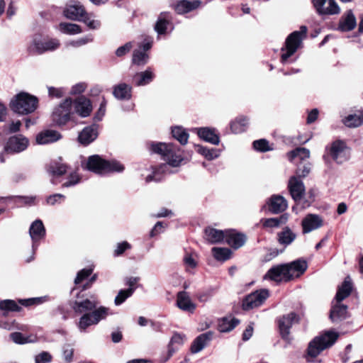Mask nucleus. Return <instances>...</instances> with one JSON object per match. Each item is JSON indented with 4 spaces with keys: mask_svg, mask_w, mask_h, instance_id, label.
Wrapping results in <instances>:
<instances>
[{
    "mask_svg": "<svg viewBox=\"0 0 363 363\" xmlns=\"http://www.w3.org/2000/svg\"><path fill=\"white\" fill-rule=\"evenodd\" d=\"M82 165L97 174L121 172L124 170V166L118 161H107L96 155L90 156L86 163H82Z\"/></svg>",
    "mask_w": 363,
    "mask_h": 363,
    "instance_id": "obj_1",
    "label": "nucleus"
},
{
    "mask_svg": "<svg viewBox=\"0 0 363 363\" xmlns=\"http://www.w3.org/2000/svg\"><path fill=\"white\" fill-rule=\"evenodd\" d=\"M152 150L161 155L163 160L172 167H178L184 160L181 149L171 143H159L152 144Z\"/></svg>",
    "mask_w": 363,
    "mask_h": 363,
    "instance_id": "obj_2",
    "label": "nucleus"
},
{
    "mask_svg": "<svg viewBox=\"0 0 363 363\" xmlns=\"http://www.w3.org/2000/svg\"><path fill=\"white\" fill-rule=\"evenodd\" d=\"M38 99L26 92L18 94L11 101V108L18 114H28L38 107Z\"/></svg>",
    "mask_w": 363,
    "mask_h": 363,
    "instance_id": "obj_3",
    "label": "nucleus"
},
{
    "mask_svg": "<svg viewBox=\"0 0 363 363\" xmlns=\"http://www.w3.org/2000/svg\"><path fill=\"white\" fill-rule=\"evenodd\" d=\"M338 337L339 333L334 331H327L315 337L308 345V354L311 357H317L323 350L332 346Z\"/></svg>",
    "mask_w": 363,
    "mask_h": 363,
    "instance_id": "obj_4",
    "label": "nucleus"
},
{
    "mask_svg": "<svg viewBox=\"0 0 363 363\" xmlns=\"http://www.w3.org/2000/svg\"><path fill=\"white\" fill-rule=\"evenodd\" d=\"M306 33L307 28L302 26L299 30L294 31L287 37L285 42V48H282L281 60L283 62H285L289 57L296 52L301 46L302 40L306 38Z\"/></svg>",
    "mask_w": 363,
    "mask_h": 363,
    "instance_id": "obj_5",
    "label": "nucleus"
},
{
    "mask_svg": "<svg viewBox=\"0 0 363 363\" xmlns=\"http://www.w3.org/2000/svg\"><path fill=\"white\" fill-rule=\"evenodd\" d=\"M60 41L55 38L42 39L35 37L28 46V51L32 54H43L45 52L53 51L60 47Z\"/></svg>",
    "mask_w": 363,
    "mask_h": 363,
    "instance_id": "obj_6",
    "label": "nucleus"
},
{
    "mask_svg": "<svg viewBox=\"0 0 363 363\" xmlns=\"http://www.w3.org/2000/svg\"><path fill=\"white\" fill-rule=\"evenodd\" d=\"M269 292L266 289L257 290L247 295L242 301V308L245 311L260 306L269 297Z\"/></svg>",
    "mask_w": 363,
    "mask_h": 363,
    "instance_id": "obj_7",
    "label": "nucleus"
},
{
    "mask_svg": "<svg viewBox=\"0 0 363 363\" xmlns=\"http://www.w3.org/2000/svg\"><path fill=\"white\" fill-rule=\"evenodd\" d=\"M72 104L71 99L67 98L55 107L52 115L53 121L60 125H65L70 119Z\"/></svg>",
    "mask_w": 363,
    "mask_h": 363,
    "instance_id": "obj_8",
    "label": "nucleus"
},
{
    "mask_svg": "<svg viewBox=\"0 0 363 363\" xmlns=\"http://www.w3.org/2000/svg\"><path fill=\"white\" fill-rule=\"evenodd\" d=\"M329 152L331 157L338 164L345 162L350 157L347 147L344 142L340 140L335 141L331 144Z\"/></svg>",
    "mask_w": 363,
    "mask_h": 363,
    "instance_id": "obj_9",
    "label": "nucleus"
},
{
    "mask_svg": "<svg viewBox=\"0 0 363 363\" xmlns=\"http://www.w3.org/2000/svg\"><path fill=\"white\" fill-rule=\"evenodd\" d=\"M298 315L293 312L284 315L279 318L278 325L282 338L286 340H289L290 328L294 323H298Z\"/></svg>",
    "mask_w": 363,
    "mask_h": 363,
    "instance_id": "obj_10",
    "label": "nucleus"
},
{
    "mask_svg": "<svg viewBox=\"0 0 363 363\" xmlns=\"http://www.w3.org/2000/svg\"><path fill=\"white\" fill-rule=\"evenodd\" d=\"M28 145V140L21 135H16L11 137L5 147L4 152L7 153H18L25 150Z\"/></svg>",
    "mask_w": 363,
    "mask_h": 363,
    "instance_id": "obj_11",
    "label": "nucleus"
},
{
    "mask_svg": "<svg viewBox=\"0 0 363 363\" xmlns=\"http://www.w3.org/2000/svg\"><path fill=\"white\" fill-rule=\"evenodd\" d=\"M289 271L285 264H277L270 268L264 276V279L272 280L276 282L289 281Z\"/></svg>",
    "mask_w": 363,
    "mask_h": 363,
    "instance_id": "obj_12",
    "label": "nucleus"
},
{
    "mask_svg": "<svg viewBox=\"0 0 363 363\" xmlns=\"http://www.w3.org/2000/svg\"><path fill=\"white\" fill-rule=\"evenodd\" d=\"M99 305L97 298L91 296L90 298H85L82 301H75L72 308L73 311L78 314L90 313L92 310L96 308Z\"/></svg>",
    "mask_w": 363,
    "mask_h": 363,
    "instance_id": "obj_13",
    "label": "nucleus"
},
{
    "mask_svg": "<svg viewBox=\"0 0 363 363\" xmlns=\"http://www.w3.org/2000/svg\"><path fill=\"white\" fill-rule=\"evenodd\" d=\"M29 234L33 242V253L37 248L36 243L45 236V228L41 220L33 221L29 228Z\"/></svg>",
    "mask_w": 363,
    "mask_h": 363,
    "instance_id": "obj_14",
    "label": "nucleus"
},
{
    "mask_svg": "<svg viewBox=\"0 0 363 363\" xmlns=\"http://www.w3.org/2000/svg\"><path fill=\"white\" fill-rule=\"evenodd\" d=\"M289 190L293 199L298 202L302 199L305 194V186L301 179L296 176L291 177L289 180Z\"/></svg>",
    "mask_w": 363,
    "mask_h": 363,
    "instance_id": "obj_15",
    "label": "nucleus"
},
{
    "mask_svg": "<svg viewBox=\"0 0 363 363\" xmlns=\"http://www.w3.org/2000/svg\"><path fill=\"white\" fill-rule=\"evenodd\" d=\"M285 264L286 265L287 271H289V281L303 274L308 268V263L303 259H298Z\"/></svg>",
    "mask_w": 363,
    "mask_h": 363,
    "instance_id": "obj_16",
    "label": "nucleus"
},
{
    "mask_svg": "<svg viewBox=\"0 0 363 363\" xmlns=\"http://www.w3.org/2000/svg\"><path fill=\"white\" fill-rule=\"evenodd\" d=\"M323 225V220L321 216L317 214L309 213L302 220L301 225L303 233H308L317 230Z\"/></svg>",
    "mask_w": 363,
    "mask_h": 363,
    "instance_id": "obj_17",
    "label": "nucleus"
},
{
    "mask_svg": "<svg viewBox=\"0 0 363 363\" xmlns=\"http://www.w3.org/2000/svg\"><path fill=\"white\" fill-rule=\"evenodd\" d=\"M73 105L74 112L82 118L89 116L92 111L91 102L84 96L77 97L74 101Z\"/></svg>",
    "mask_w": 363,
    "mask_h": 363,
    "instance_id": "obj_18",
    "label": "nucleus"
},
{
    "mask_svg": "<svg viewBox=\"0 0 363 363\" xmlns=\"http://www.w3.org/2000/svg\"><path fill=\"white\" fill-rule=\"evenodd\" d=\"M177 306L183 311L193 313L196 309V304L192 302L187 292L182 291L177 295Z\"/></svg>",
    "mask_w": 363,
    "mask_h": 363,
    "instance_id": "obj_19",
    "label": "nucleus"
},
{
    "mask_svg": "<svg viewBox=\"0 0 363 363\" xmlns=\"http://www.w3.org/2000/svg\"><path fill=\"white\" fill-rule=\"evenodd\" d=\"M357 26L356 18L351 10L345 13L340 19L337 30L347 32L353 30Z\"/></svg>",
    "mask_w": 363,
    "mask_h": 363,
    "instance_id": "obj_20",
    "label": "nucleus"
},
{
    "mask_svg": "<svg viewBox=\"0 0 363 363\" xmlns=\"http://www.w3.org/2000/svg\"><path fill=\"white\" fill-rule=\"evenodd\" d=\"M85 13L84 8L79 2L67 5L64 10L65 17L74 21H80Z\"/></svg>",
    "mask_w": 363,
    "mask_h": 363,
    "instance_id": "obj_21",
    "label": "nucleus"
},
{
    "mask_svg": "<svg viewBox=\"0 0 363 363\" xmlns=\"http://www.w3.org/2000/svg\"><path fill=\"white\" fill-rule=\"evenodd\" d=\"M62 138L61 134L57 130H45L36 136V142L40 145H46L48 143H55Z\"/></svg>",
    "mask_w": 363,
    "mask_h": 363,
    "instance_id": "obj_22",
    "label": "nucleus"
},
{
    "mask_svg": "<svg viewBox=\"0 0 363 363\" xmlns=\"http://www.w3.org/2000/svg\"><path fill=\"white\" fill-rule=\"evenodd\" d=\"M226 242L235 249L242 247L245 241L246 238L243 234L235 232L233 230H225Z\"/></svg>",
    "mask_w": 363,
    "mask_h": 363,
    "instance_id": "obj_23",
    "label": "nucleus"
},
{
    "mask_svg": "<svg viewBox=\"0 0 363 363\" xmlns=\"http://www.w3.org/2000/svg\"><path fill=\"white\" fill-rule=\"evenodd\" d=\"M212 337L213 333L210 331L199 335L191 345V353L196 354L201 352L207 343L211 340Z\"/></svg>",
    "mask_w": 363,
    "mask_h": 363,
    "instance_id": "obj_24",
    "label": "nucleus"
},
{
    "mask_svg": "<svg viewBox=\"0 0 363 363\" xmlns=\"http://www.w3.org/2000/svg\"><path fill=\"white\" fill-rule=\"evenodd\" d=\"M269 210L273 213H279L284 211L287 208V201L279 195L272 196L268 203Z\"/></svg>",
    "mask_w": 363,
    "mask_h": 363,
    "instance_id": "obj_25",
    "label": "nucleus"
},
{
    "mask_svg": "<svg viewBox=\"0 0 363 363\" xmlns=\"http://www.w3.org/2000/svg\"><path fill=\"white\" fill-rule=\"evenodd\" d=\"M201 4L199 0H181L175 4L174 10L179 14H184L196 9Z\"/></svg>",
    "mask_w": 363,
    "mask_h": 363,
    "instance_id": "obj_26",
    "label": "nucleus"
},
{
    "mask_svg": "<svg viewBox=\"0 0 363 363\" xmlns=\"http://www.w3.org/2000/svg\"><path fill=\"white\" fill-rule=\"evenodd\" d=\"M113 94L119 100H129L132 96V86L125 83H120L113 88Z\"/></svg>",
    "mask_w": 363,
    "mask_h": 363,
    "instance_id": "obj_27",
    "label": "nucleus"
},
{
    "mask_svg": "<svg viewBox=\"0 0 363 363\" xmlns=\"http://www.w3.org/2000/svg\"><path fill=\"white\" fill-rule=\"evenodd\" d=\"M347 307L344 304L337 303L330 311V318L333 323H337L347 318Z\"/></svg>",
    "mask_w": 363,
    "mask_h": 363,
    "instance_id": "obj_28",
    "label": "nucleus"
},
{
    "mask_svg": "<svg viewBox=\"0 0 363 363\" xmlns=\"http://www.w3.org/2000/svg\"><path fill=\"white\" fill-rule=\"evenodd\" d=\"M196 130L199 137L202 140L213 145H218L219 143L220 138L215 129L206 127L197 128Z\"/></svg>",
    "mask_w": 363,
    "mask_h": 363,
    "instance_id": "obj_29",
    "label": "nucleus"
},
{
    "mask_svg": "<svg viewBox=\"0 0 363 363\" xmlns=\"http://www.w3.org/2000/svg\"><path fill=\"white\" fill-rule=\"evenodd\" d=\"M97 137V131L94 125L84 128L79 134L78 140L84 145H87L93 142Z\"/></svg>",
    "mask_w": 363,
    "mask_h": 363,
    "instance_id": "obj_30",
    "label": "nucleus"
},
{
    "mask_svg": "<svg viewBox=\"0 0 363 363\" xmlns=\"http://www.w3.org/2000/svg\"><path fill=\"white\" fill-rule=\"evenodd\" d=\"M154 77V73L150 68H148L144 72L136 73L133 77V81L136 86H145L150 83Z\"/></svg>",
    "mask_w": 363,
    "mask_h": 363,
    "instance_id": "obj_31",
    "label": "nucleus"
},
{
    "mask_svg": "<svg viewBox=\"0 0 363 363\" xmlns=\"http://www.w3.org/2000/svg\"><path fill=\"white\" fill-rule=\"evenodd\" d=\"M225 231L207 228L205 230V239L210 243H217L224 240Z\"/></svg>",
    "mask_w": 363,
    "mask_h": 363,
    "instance_id": "obj_32",
    "label": "nucleus"
},
{
    "mask_svg": "<svg viewBox=\"0 0 363 363\" xmlns=\"http://www.w3.org/2000/svg\"><path fill=\"white\" fill-rule=\"evenodd\" d=\"M352 289V285L350 277H347L342 285L339 286L335 296V300L340 303L342 300L350 296Z\"/></svg>",
    "mask_w": 363,
    "mask_h": 363,
    "instance_id": "obj_33",
    "label": "nucleus"
},
{
    "mask_svg": "<svg viewBox=\"0 0 363 363\" xmlns=\"http://www.w3.org/2000/svg\"><path fill=\"white\" fill-rule=\"evenodd\" d=\"M186 340V336L178 333H174L168 345V358L172 357L173 354L182 346Z\"/></svg>",
    "mask_w": 363,
    "mask_h": 363,
    "instance_id": "obj_34",
    "label": "nucleus"
},
{
    "mask_svg": "<svg viewBox=\"0 0 363 363\" xmlns=\"http://www.w3.org/2000/svg\"><path fill=\"white\" fill-rule=\"evenodd\" d=\"M343 123L349 128H357L363 124V111L349 114L343 120Z\"/></svg>",
    "mask_w": 363,
    "mask_h": 363,
    "instance_id": "obj_35",
    "label": "nucleus"
},
{
    "mask_svg": "<svg viewBox=\"0 0 363 363\" xmlns=\"http://www.w3.org/2000/svg\"><path fill=\"white\" fill-rule=\"evenodd\" d=\"M277 236L279 243L284 246L290 245L296 238V234L288 227L284 228Z\"/></svg>",
    "mask_w": 363,
    "mask_h": 363,
    "instance_id": "obj_36",
    "label": "nucleus"
},
{
    "mask_svg": "<svg viewBox=\"0 0 363 363\" xmlns=\"http://www.w3.org/2000/svg\"><path fill=\"white\" fill-rule=\"evenodd\" d=\"M67 166L65 164L61 163L57 161H53L50 163L47 167L48 172L55 177H60L65 174L67 172Z\"/></svg>",
    "mask_w": 363,
    "mask_h": 363,
    "instance_id": "obj_37",
    "label": "nucleus"
},
{
    "mask_svg": "<svg viewBox=\"0 0 363 363\" xmlns=\"http://www.w3.org/2000/svg\"><path fill=\"white\" fill-rule=\"evenodd\" d=\"M94 322L97 325L101 320H104L110 314V309L105 306H99L90 312Z\"/></svg>",
    "mask_w": 363,
    "mask_h": 363,
    "instance_id": "obj_38",
    "label": "nucleus"
},
{
    "mask_svg": "<svg viewBox=\"0 0 363 363\" xmlns=\"http://www.w3.org/2000/svg\"><path fill=\"white\" fill-rule=\"evenodd\" d=\"M212 253L216 260L224 262L230 259L231 250L225 247H214L212 248Z\"/></svg>",
    "mask_w": 363,
    "mask_h": 363,
    "instance_id": "obj_39",
    "label": "nucleus"
},
{
    "mask_svg": "<svg viewBox=\"0 0 363 363\" xmlns=\"http://www.w3.org/2000/svg\"><path fill=\"white\" fill-rule=\"evenodd\" d=\"M247 119L245 117H239L230 124V128L234 133H241L246 130Z\"/></svg>",
    "mask_w": 363,
    "mask_h": 363,
    "instance_id": "obj_40",
    "label": "nucleus"
},
{
    "mask_svg": "<svg viewBox=\"0 0 363 363\" xmlns=\"http://www.w3.org/2000/svg\"><path fill=\"white\" fill-rule=\"evenodd\" d=\"M59 29L61 32L69 35L78 34L82 32L79 25L71 23H61L59 25Z\"/></svg>",
    "mask_w": 363,
    "mask_h": 363,
    "instance_id": "obj_41",
    "label": "nucleus"
},
{
    "mask_svg": "<svg viewBox=\"0 0 363 363\" xmlns=\"http://www.w3.org/2000/svg\"><path fill=\"white\" fill-rule=\"evenodd\" d=\"M310 151L305 147H298L288 153L289 160L292 161L296 157H299L301 160L309 158Z\"/></svg>",
    "mask_w": 363,
    "mask_h": 363,
    "instance_id": "obj_42",
    "label": "nucleus"
},
{
    "mask_svg": "<svg viewBox=\"0 0 363 363\" xmlns=\"http://www.w3.org/2000/svg\"><path fill=\"white\" fill-rule=\"evenodd\" d=\"M172 136L177 140L182 145H185L188 142L189 134L186 130L179 126L174 127L172 130Z\"/></svg>",
    "mask_w": 363,
    "mask_h": 363,
    "instance_id": "obj_43",
    "label": "nucleus"
},
{
    "mask_svg": "<svg viewBox=\"0 0 363 363\" xmlns=\"http://www.w3.org/2000/svg\"><path fill=\"white\" fill-rule=\"evenodd\" d=\"M287 220V216L286 218L281 216L279 218H271L261 220L262 225L265 228H273L279 227L281 223H284Z\"/></svg>",
    "mask_w": 363,
    "mask_h": 363,
    "instance_id": "obj_44",
    "label": "nucleus"
},
{
    "mask_svg": "<svg viewBox=\"0 0 363 363\" xmlns=\"http://www.w3.org/2000/svg\"><path fill=\"white\" fill-rule=\"evenodd\" d=\"M96 325L90 313H86L79 318L78 327L81 331H84L87 328Z\"/></svg>",
    "mask_w": 363,
    "mask_h": 363,
    "instance_id": "obj_45",
    "label": "nucleus"
},
{
    "mask_svg": "<svg viewBox=\"0 0 363 363\" xmlns=\"http://www.w3.org/2000/svg\"><path fill=\"white\" fill-rule=\"evenodd\" d=\"M167 164H162L159 168L155 169L152 174L147 176L146 182H160L162 179V174L167 169Z\"/></svg>",
    "mask_w": 363,
    "mask_h": 363,
    "instance_id": "obj_46",
    "label": "nucleus"
},
{
    "mask_svg": "<svg viewBox=\"0 0 363 363\" xmlns=\"http://www.w3.org/2000/svg\"><path fill=\"white\" fill-rule=\"evenodd\" d=\"M239 320L236 318H223L222 322L219 324L218 329L222 333L229 332L232 330L238 324Z\"/></svg>",
    "mask_w": 363,
    "mask_h": 363,
    "instance_id": "obj_47",
    "label": "nucleus"
},
{
    "mask_svg": "<svg viewBox=\"0 0 363 363\" xmlns=\"http://www.w3.org/2000/svg\"><path fill=\"white\" fill-rule=\"evenodd\" d=\"M148 55L140 49L135 50L133 55V63L137 65H144L147 62Z\"/></svg>",
    "mask_w": 363,
    "mask_h": 363,
    "instance_id": "obj_48",
    "label": "nucleus"
},
{
    "mask_svg": "<svg viewBox=\"0 0 363 363\" xmlns=\"http://www.w3.org/2000/svg\"><path fill=\"white\" fill-rule=\"evenodd\" d=\"M135 291V288H128L125 290H121L116 296L114 303L116 306L122 304L128 297L131 296Z\"/></svg>",
    "mask_w": 363,
    "mask_h": 363,
    "instance_id": "obj_49",
    "label": "nucleus"
},
{
    "mask_svg": "<svg viewBox=\"0 0 363 363\" xmlns=\"http://www.w3.org/2000/svg\"><path fill=\"white\" fill-rule=\"evenodd\" d=\"M0 309L6 312L18 311L21 307L14 301L6 299L0 301Z\"/></svg>",
    "mask_w": 363,
    "mask_h": 363,
    "instance_id": "obj_50",
    "label": "nucleus"
},
{
    "mask_svg": "<svg viewBox=\"0 0 363 363\" xmlns=\"http://www.w3.org/2000/svg\"><path fill=\"white\" fill-rule=\"evenodd\" d=\"M197 151L209 160H213L219 156L218 150L216 149H208L200 145L197 146Z\"/></svg>",
    "mask_w": 363,
    "mask_h": 363,
    "instance_id": "obj_51",
    "label": "nucleus"
},
{
    "mask_svg": "<svg viewBox=\"0 0 363 363\" xmlns=\"http://www.w3.org/2000/svg\"><path fill=\"white\" fill-rule=\"evenodd\" d=\"M340 11V9L335 0H328L321 14L334 15L338 14Z\"/></svg>",
    "mask_w": 363,
    "mask_h": 363,
    "instance_id": "obj_52",
    "label": "nucleus"
},
{
    "mask_svg": "<svg viewBox=\"0 0 363 363\" xmlns=\"http://www.w3.org/2000/svg\"><path fill=\"white\" fill-rule=\"evenodd\" d=\"M90 29H98L100 27V22L97 20L91 18V15L85 13L84 16L81 18Z\"/></svg>",
    "mask_w": 363,
    "mask_h": 363,
    "instance_id": "obj_53",
    "label": "nucleus"
},
{
    "mask_svg": "<svg viewBox=\"0 0 363 363\" xmlns=\"http://www.w3.org/2000/svg\"><path fill=\"white\" fill-rule=\"evenodd\" d=\"M184 264L187 269H194L197 266V262L194 259L193 255L186 253L183 258Z\"/></svg>",
    "mask_w": 363,
    "mask_h": 363,
    "instance_id": "obj_54",
    "label": "nucleus"
},
{
    "mask_svg": "<svg viewBox=\"0 0 363 363\" xmlns=\"http://www.w3.org/2000/svg\"><path fill=\"white\" fill-rule=\"evenodd\" d=\"M168 25H169L168 21L160 18L155 24V29L157 32L158 34H164L166 32Z\"/></svg>",
    "mask_w": 363,
    "mask_h": 363,
    "instance_id": "obj_55",
    "label": "nucleus"
},
{
    "mask_svg": "<svg viewBox=\"0 0 363 363\" xmlns=\"http://www.w3.org/2000/svg\"><path fill=\"white\" fill-rule=\"evenodd\" d=\"M253 147L255 150L266 152L269 150V143L264 139H260L253 142Z\"/></svg>",
    "mask_w": 363,
    "mask_h": 363,
    "instance_id": "obj_56",
    "label": "nucleus"
},
{
    "mask_svg": "<svg viewBox=\"0 0 363 363\" xmlns=\"http://www.w3.org/2000/svg\"><path fill=\"white\" fill-rule=\"evenodd\" d=\"M92 272V269H83L77 273V275L74 279V284H79L84 279L87 278Z\"/></svg>",
    "mask_w": 363,
    "mask_h": 363,
    "instance_id": "obj_57",
    "label": "nucleus"
},
{
    "mask_svg": "<svg viewBox=\"0 0 363 363\" xmlns=\"http://www.w3.org/2000/svg\"><path fill=\"white\" fill-rule=\"evenodd\" d=\"M93 40V37L91 35H89L87 36L81 38L77 40L71 41L69 45H72L73 47H80L84 45L87 44L88 43H90Z\"/></svg>",
    "mask_w": 363,
    "mask_h": 363,
    "instance_id": "obj_58",
    "label": "nucleus"
},
{
    "mask_svg": "<svg viewBox=\"0 0 363 363\" xmlns=\"http://www.w3.org/2000/svg\"><path fill=\"white\" fill-rule=\"evenodd\" d=\"M11 340L17 344H25L30 342L27 337H24L21 333H12L10 335Z\"/></svg>",
    "mask_w": 363,
    "mask_h": 363,
    "instance_id": "obj_59",
    "label": "nucleus"
},
{
    "mask_svg": "<svg viewBox=\"0 0 363 363\" xmlns=\"http://www.w3.org/2000/svg\"><path fill=\"white\" fill-rule=\"evenodd\" d=\"M310 170L311 167L309 164H306L302 167L299 166L296 169V177H297L298 179L305 177L309 174Z\"/></svg>",
    "mask_w": 363,
    "mask_h": 363,
    "instance_id": "obj_60",
    "label": "nucleus"
},
{
    "mask_svg": "<svg viewBox=\"0 0 363 363\" xmlns=\"http://www.w3.org/2000/svg\"><path fill=\"white\" fill-rule=\"evenodd\" d=\"M80 180L79 175L76 173H72L68 178L67 182L63 184V186L69 187L77 184Z\"/></svg>",
    "mask_w": 363,
    "mask_h": 363,
    "instance_id": "obj_61",
    "label": "nucleus"
},
{
    "mask_svg": "<svg viewBox=\"0 0 363 363\" xmlns=\"http://www.w3.org/2000/svg\"><path fill=\"white\" fill-rule=\"evenodd\" d=\"M35 363H48L51 361V355L46 352H43L35 357Z\"/></svg>",
    "mask_w": 363,
    "mask_h": 363,
    "instance_id": "obj_62",
    "label": "nucleus"
},
{
    "mask_svg": "<svg viewBox=\"0 0 363 363\" xmlns=\"http://www.w3.org/2000/svg\"><path fill=\"white\" fill-rule=\"evenodd\" d=\"M74 349L70 345H65L63 348V356L66 362H69L72 359Z\"/></svg>",
    "mask_w": 363,
    "mask_h": 363,
    "instance_id": "obj_63",
    "label": "nucleus"
},
{
    "mask_svg": "<svg viewBox=\"0 0 363 363\" xmlns=\"http://www.w3.org/2000/svg\"><path fill=\"white\" fill-rule=\"evenodd\" d=\"M131 48H132L131 43H128L125 44L124 45L119 47L116 51V55L118 57L123 56L127 52H128Z\"/></svg>",
    "mask_w": 363,
    "mask_h": 363,
    "instance_id": "obj_64",
    "label": "nucleus"
}]
</instances>
